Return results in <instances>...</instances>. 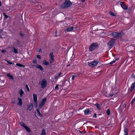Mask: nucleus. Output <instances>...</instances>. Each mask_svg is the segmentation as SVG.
<instances>
[{
    "instance_id": "nucleus-1",
    "label": "nucleus",
    "mask_w": 135,
    "mask_h": 135,
    "mask_svg": "<svg viewBox=\"0 0 135 135\" xmlns=\"http://www.w3.org/2000/svg\"><path fill=\"white\" fill-rule=\"evenodd\" d=\"M72 5V3L69 0H66L62 4L61 7L62 8H65L70 6Z\"/></svg>"
},
{
    "instance_id": "nucleus-2",
    "label": "nucleus",
    "mask_w": 135,
    "mask_h": 135,
    "mask_svg": "<svg viewBox=\"0 0 135 135\" xmlns=\"http://www.w3.org/2000/svg\"><path fill=\"white\" fill-rule=\"evenodd\" d=\"M110 35L113 37L115 38H118L121 37L122 36L121 32L118 33L117 32H113L110 34Z\"/></svg>"
},
{
    "instance_id": "nucleus-3",
    "label": "nucleus",
    "mask_w": 135,
    "mask_h": 135,
    "mask_svg": "<svg viewBox=\"0 0 135 135\" xmlns=\"http://www.w3.org/2000/svg\"><path fill=\"white\" fill-rule=\"evenodd\" d=\"M47 84V80L45 79H42L41 82V88H44L46 86Z\"/></svg>"
},
{
    "instance_id": "nucleus-4",
    "label": "nucleus",
    "mask_w": 135,
    "mask_h": 135,
    "mask_svg": "<svg viewBox=\"0 0 135 135\" xmlns=\"http://www.w3.org/2000/svg\"><path fill=\"white\" fill-rule=\"evenodd\" d=\"M115 42V40L114 39L112 38L108 43L107 45L110 48H112L114 45Z\"/></svg>"
},
{
    "instance_id": "nucleus-5",
    "label": "nucleus",
    "mask_w": 135,
    "mask_h": 135,
    "mask_svg": "<svg viewBox=\"0 0 135 135\" xmlns=\"http://www.w3.org/2000/svg\"><path fill=\"white\" fill-rule=\"evenodd\" d=\"M33 99L34 105L35 106L36 108H37V97L36 94H33Z\"/></svg>"
},
{
    "instance_id": "nucleus-6",
    "label": "nucleus",
    "mask_w": 135,
    "mask_h": 135,
    "mask_svg": "<svg viewBox=\"0 0 135 135\" xmlns=\"http://www.w3.org/2000/svg\"><path fill=\"white\" fill-rule=\"evenodd\" d=\"M46 100V98H44L42 100L38 105L39 108L40 109H41L44 105Z\"/></svg>"
},
{
    "instance_id": "nucleus-7",
    "label": "nucleus",
    "mask_w": 135,
    "mask_h": 135,
    "mask_svg": "<svg viewBox=\"0 0 135 135\" xmlns=\"http://www.w3.org/2000/svg\"><path fill=\"white\" fill-rule=\"evenodd\" d=\"M98 44L97 43H93L91 44L90 46L89 50L90 51H93L98 46Z\"/></svg>"
},
{
    "instance_id": "nucleus-8",
    "label": "nucleus",
    "mask_w": 135,
    "mask_h": 135,
    "mask_svg": "<svg viewBox=\"0 0 135 135\" xmlns=\"http://www.w3.org/2000/svg\"><path fill=\"white\" fill-rule=\"evenodd\" d=\"M97 61H94L89 63L88 65L90 67L93 68L98 63Z\"/></svg>"
},
{
    "instance_id": "nucleus-9",
    "label": "nucleus",
    "mask_w": 135,
    "mask_h": 135,
    "mask_svg": "<svg viewBox=\"0 0 135 135\" xmlns=\"http://www.w3.org/2000/svg\"><path fill=\"white\" fill-rule=\"evenodd\" d=\"M54 56L53 55V53L51 52L50 54L49 57H50V62L51 63L53 62L54 61Z\"/></svg>"
},
{
    "instance_id": "nucleus-10",
    "label": "nucleus",
    "mask_w": 135,
    "mask_h": 135,
    "mask_svg": "<svg viewBox=\"0 0 135 135\" xmlns=\"http://www.w3.org/2000/svg\"><path fill=\"white\" fill-rule=\"evenodd\" d=\"M120 5L124 9L126 10L127 9V7L126 5L123 2H121L120 3Z\"/></svg>"
},
{
    "instance_id": "nucleus-11",
    "label": "nucleus",
    "mask_w": 135,
    "mask_h": 135,
    "mask_svg": "<svg viewBox=\"0 0 135 135\" xmlns=\"http://www.w3.org/2000/svg\"><path fill=\"white\" fill-rule=\"evenodd\" d=\"M84 114L85 115H88L91 113V111L89 109H86L84 110Z\"/></svg>"
},
{
    "instance_id": "nucleus-12",
    "label": "nucleus",
    "mask_w": 135,
    "mask_h": 135,
    "mask_svg": "<svg viewBox=\"0 0 135 135\" xmlns=\"http://www.w3.org/2000/svg\"><path fill=\"white\" fill-rule=\"evenodd\" d=\"M135 88V82L133 83L132 84L130 89V92H132L133 90Z\"/></svg>"
},
{
    "instance_id": "nucleus-13",
    "label": "nucleus",
    "mask_w": 135,
    "mask_h": 135,
    "mask_svg": "<svg viewBox=\"0 0 135 135\" xmlns=\"http://www.w3.org/2000/svg\"><path fill=\"white\" fill-rule=\"evenodd\" d=\"M74 29V27L73 26L70 28H68L66 29L65 30V32H69L73 30Z\"/></svg>"
},
{
    "instance_id": "nucleus-14",
    "label": "nucleus",
    "mask_w": 135,
    "mask_h": 135,
    "mask_svg": "<svg viewBox=\"0 0 135 135\" xmlns=\"http://www.w3.org/2000/svg\"><path fill=\"white\" fill-rule=\"evenodd\" d=\"M18 102L17 103V104L20 106H21L22 104V99L18 97Z\"/></svg>"
},
{
    "instance_id": "nucleus-15",
    "label": "nucleus",
    "mask_w": 135,
    "mask_h": 135,
    "mask_svg": "<svg viewBox=\"0 0 135 135\" xmlns=\"http://www.w3.org/2000/svg\"><path fill=\"white\" fill-rule=\"evenodd\" d=\"M34 66L37 67V68L39 69L41 71H43V69L42 67L40 65L37 64L36 65H34Z\"/></svg>"
},
{
    "instance_id": "nucleus-16",
    "label": "nucleus",
    "mask_w": 135,
    "mask_h": 135,
    "mask_svg": "<svg viewBox=\"0 0 135 135\" xmlns=\"http://www.w3.org/2000/svg\"><path fill=\"white\" fill-rule=\"evenodd\" d=\"M7 76L10 79L13 80V76L11 75L9 73L7 75Z\"/></svg>"
},
{
    "instance_id": "nucleus-17",
    "label": "nucleus",
    "mask_w": 135,
    "mask_h": 135,
    "mask_svg": "<svg viewBox=\"0 0 135 135\" xmlns=\"http://www.w3.org/2000/svg\"><path fill=\"white\" fill-rule=\"evenodd\" d=\"M20 95V97H22L23 94L24 93V92L22 89H21L18 91Z\"/></svg>"
},
{
    "instance_id": "nucleus-18",
    "label": "nucleus",
    "mask_w": 135,
    "mask_h": 135,
    "mask_svg": "<svg viewBox=\"0 0 135 135\" xmlns=\"http://www.w3.org/2000/svg\"><path fill=\"white\" fill-rule=\"evenodd\" d=\"M124 135H128V129L126 128H124Z\"/></svg>"
},
{
    "instance_id": "nucleus-19",
    "label": "nucleus",
    "mask_w": 135,
    "mask_h": 135,
    "mask_svg": "<svg viewBox=\"0 0 135 135\" xmlns=\"http://www.w3.org/2000/svg\"><path fill=\"white\" fill-rule=\"evenodd\" d=\"M33 105L32 104H29L28 106V110L30 111L33 108Z\"/></svg>"
},
{
    "instance_id": "nucleus-20",
    "label": "nucleus",
    "mask_w": 135,
    "mask_h": 135,
    "mask_svg": "<svg viewBox=\"0 0 135 135\" xmlns=\"http://www.w3.org/2000/svg\"><path fill=\"white\" fill-rule=\"evenodd\" d=\"M43 63L45 65H48L49 64V63L48 62H47L45 60H43Z\"/></svg>"
},
{
    "instance_id": "nucleus-21",
    "label": "nucleus",
    "mask_w": 135,
    "mask_h": 135,
    "mask_svg": "<svg viewBox=\"0 0 135 135\" xmlns=\"http://www.w3.org/2000/svg\"><path fill=\"white\" fill-rule=\"evenodd\" d=\"M46 134L45 130L44 129H43L42 131L41 135H46Z\"/></svg>"
},
{
    "instance_id": "nucleus-22",
    "label": "nucleus",
    "mask_w": 135,
    "mask_h": 135,
    "mask_svg": "<svg viewBox=\"0 0 135 135\" xmlns=\"http://www.w3.org/2000/svg\"><path fill=\"white\" fill-rule=\"evenodd\" d=\"M118 58H117V59H115L114 60V61H111L109 63V64H110V65H112L113 64V63H115V62L118 60Z\"/></svg>"
},
{
    "instance_id": "nucleus-23",
    "label": "nucleus",
    "mask_w": 135,
    "mask_h": 135,
    "mask_svg": "<svg viewBox=\"0 0 135 135\" xmlns=\"http://www.w3.org/2000/svg\"><path fill=\"white\" fill-rule=\"evenodd\" d=\"M16 65L20 67H25V65H22L20 64L17 63L16 64Z\"/></svg>"
},
{
    "instance_id": "nucleus-24",
    "label": "nucleus",
    "mask_w": 135,
    "mask_h": 135,
    "mask_svg": "<svg viewBox=\"0 0 135 135\" xmlns=\"http://www.w3.org/2000/svg\"><path fill=\"white\" fill-rule=\"evenodd\" d=\"M135 101V96L132 99L131 102V104L132 105H133V104L134 102Z\"/></svg>"
},
{
    "instance_id": "nucleus-25",
    "label": "nucleus",
    "mask_w": 135,
    "mask_h": 135,
    "mask_svg": "<svg viewBox=\"0 0 135 135\" xmlns=\"http://www.w3.org/2000/svg\"><path fill=\"white\" fill-rule=\"evenodd\" d=\"M24 128L25 129L27 130L28 132H30V130L29 128L27 126H25Z\"/></svg>"
},
{
    "instance_id": "nucleus-26",
    "label": "nucleus",
    "mask_w": 135,
    "mask_h": 135,
    "mask_svg": "<svg viewBox=\"0 0 135 135\" xmlns=\"http://www.w3.org/2000/svg\"><path fill=\"white\" fill-rule=\"evenodd\" d=\"M20 124L24 128L26 126L25 124L22 122H21Z\"/></svg>"
},
{
    "instance_id": "nucleus-27",
    "label": "nucleus",
    "mask_w": 135,
    "mask_h": 135,
    "mask_svg": "<svg viewBox=\"0 0 135 135\" xmlns=\"http://www.w3.org/2000/svg\"><path fill=\"white\" fill-rule=\"evenodd\" d=\"M36 110H37V111L38 114L39 115V116H42V115L41 114V113L40 112V110L39 109H37Z\"/></svg>"
},
{
    "instance_id": "nucleus-28",
    "label": "nucleus",
    "mask_w": 135,
    "mask_h": 135,
    "mask_svg": "<svg viewBox=\"0 0 135 135\" xmlns=\"http://www.w3.org/2000/svg\"><path fill=\"white\" fill-rule=\"evenodd\" d=\"M13 52L15 54H17L18 53V50L17 49L14 48Z\"/></svg>"
},
{
    "instance_id": "nucleus-29",
    "label": "nucleus",
    "mask_w": 135,
    "mask_h": 135,
    "mask_svg": "<svg viewBox=\"0 0 135 135\" xmlns=\"http://www.w3.org/2000/svg\"><path fill=\"white\" fill-rule=\"evenodd\" d=\"M107 113L108 115H109L110 114V111L109 109H108L107 110Z\"/></svg>"
},
{
    "instance_id": "nucleus-30",
    "label": "nucleus",
    "mask_w": 135,
    "mask_h": 135,
    "mask_svg": "<svg viewBox=\"0 0 135 135\" xmlns=\"http://www.w3.org/2000/svg\"><path fill=\"white\" fill-rule=\"evenodd\" d=\"M5 60L7 62V63L8 64H9L10 65L12 64L14 65V64L13 63H12L11 62H10L9 61H8L7 60Z\"/></svg>"
},
{
    "instance_id": "nucleus-31",
    "label": "nucleus",
    "mask_w": 135,
    "mask_h": 135,
    "mask_svg": "<svg viewBox=\"0 0 135 135\" xmlns=\"http://www.w3.org/2000/svg\"><path fill=\"white\" fill-rule=\"evenodd\" d=\"M37 63V62L36 60L35 59H33V63L35 64H36Z\"/></svg>"
},
{
    "instance_id": "nucleus-32",
    "label": "nucleus",
    "mask_w": 135,
    "mask_h": 135,
    "mask_svg": "<svg viewBox=\"0 0 135 135\" xmlns=\"http://www.w3.org/2000/svg\"><path fill=\"white\" fill-rule=\"evenodd\" d=\"M109 14L111 16H115V15H114V13L112 12H110Z\"/></svg>"
},
{
    "instance_id": "nucleus-33",
    "label": "nucleus",
    "mask_w": 135,
    "mask_h": 135,
    "mask_svg": "<svg viewBox=\"0 0 135 135\" xmlns=\"http://www.w3.org/2000/svg\"><path fill=\"white\" fill-rule=\"evenodd\" d=\"M26 87L27 89V91H30V90H29V88L28 87V85H26Z\"/></svg>"
},
{
    "instance_id": "nucleus-34",
    "label": "nucleus",
    "mask_w": 135,
    "mask_h": 135,
    "mask_svg": "<svg viewBox=\"0 0 135 135\" xmlns=\"http://www.w3.org/2000/svg\"><path fill=\"white\" fill-rule=\"evenodd\" d=\"M55 89L56 90H58L59 89V87L57 85H56L55 87Z\"/></svg>"
},
{
    "instance_id": "nucleus-35",
    "label": "nucleus",
    "mask_w": 135,
    "mask_h": 135,
    "mask_svg": "<svg viewBox=\"0 0 135 135\" xmlns=\"http://www.w3.org/2000/svg\"><path fill=\"white\" fill-rule=\"evenodd\" d=\"M37 57L38 59H40L41 58V56L39 55H37Z\"/></svg>"
},
{
    "instance_id": "nucleus-36",
    "label": "nucleus",
    "mask_w": 135,
    "mask_h": 135,
    "mask_svg": "<svg viewBox=\"0 0 135 135\" xmlns=\"http://www.w3.org/2000/svg\"><path fill=\"white\" fill-rule=\"evenodd\" d=\"M93 118H97V115H96V113H94L93 116Z\"/></svg>"
},
{
    "instance_id": "nucleus-37",
    "label": "nucleus",
    "mask_w": 135,
    "mask_h": 135,
    "mask_svg": "<svg viewBox=\"0 0 135 135\" xmlns=\"http://www.w3.org/2000/svg\"><path fill=\"white\" fill-rule=\"evenodd\" d=\"M75 77V76L74 75H73L72 77V79L73 80L74 79V78Z\"/></svg>"
},
{
    "instance_id": "nucleus-38",
    "label": "nucleus",
    "mask_w": 135,
    "mask_h": 135,
    "mask_svg": "<svg viewBox=\"0 0 135 135\" xmlns=\"http://www.w3.org/2000/svg\"><path fill=\"white\" fill-rule=\"evenodd\" d=\"M4 15L5 17L6 18H7L8 17V16L5 13H4Z\"/></svg>"
},
{
    "instance_id": "nucleus-39",
    "label": "nucleus",
    "mask_w": 135,
    "mask_h": 135,
    "mask_svg": "<svg viewBox=\"0 0 135 135\" xmlns=\"http://www.w3.org/2000/svg\"><path fill=\"white\" fill-rule=\"evenodd\" d=\"M1 52L2 53H4L6 52V51L5 50H2L1 51Z\"/></svg>"
},
{
    "instance_id": "nucleus-40",
    "label": "nucleus",
    "mask_w": 135,
    "mask_h": 135,
    "mask_svg": "<svg viewBox=\"0 0 135 135\" xmlns=\"http://www.w3.org/2000/svg\"><path fill=\"white\" fill-rule=\"evenodd\" d=\"M62 73L61 72L60 73L58 74L57 76H58L59 77L60 76L61 74Z\"/></svg>"
},
{
    "instance_id": "nucleus-41",
    "label": "nucleus",
    "mask_w": 135,
    "mask_h": 135,
    "mask_svg": "<svg viewBox=\"0 0 135 135\" xmlns=\"http://www.w3.org/2000/svg\"><path fill=\"white\" fill-rule=\"evenodd\" d=\"M95 105L97 107H99V104L98 103H96Z\"/></svg>"
},
{
    "instance_id": "nucleus-42",
    "label": "nucleus",
    "mask_w": 135,
    "mask_h": 135,
    "mask_svg": "<svg viewBox=\"0 0 135 135\" xmlns=\"http://www.w3.org/2000/svg\"><path fill=\"white\" fill-rule=\"evenodd\" d=\"M3 30L2 29L0 30V33H1L3 32Z\"/></svg>"
},
{
    "instance_id": "nucleus-43",
    "label": "nucleus",
    "mask_w": 135,
    "mask_h": 135,
    "mask_svg": "<svg viewBox=\"0 0 135 135\" xmlns=\"http://www.w3.org/2000/svg\"><path fill=\"white\" fill-rule=\"evenodd\" d=\"M38 52H42V50L41 49H40L38 50Z\"/></svg>"
},
{
    "instance_id": "nucleus-44",
    "label": "nucleus",
    "mask_w": 135,
    "mask_h": 135,
    "mask_svg": "<svg viewBox=\"0 0 135 135\" xmlns=\"http://www.w3.org/2000/svg\"><path fill=\"white\" fill-rule=\"evenodd\" d=\"M58 77L57 76H56L55 77V78L56 79Z\"/></svg>"
},
{
    "instance_id": "nucleus-45",
    "label": "nucleus",
    "mask_w": 135,
    "mask_h": 135,
    "mask_svg": "<svg viewBox=\"0 0 135 135\" xmlns=\"http://www.w3.org/2000/svg\"><path fill=\"white\" fill-rule=\"evenodd\" d=\"M0 38H3V37H2V36L0 35Z\"/></svg>"
},
{
    "instance_id": "nucleus-46",
    "label": "nucleus",
    "mask_w": 135,
    "mask_h": 135,
    "mask_svg": "<svg viewBox=\"0 0 135 135\" xmlns=\"http://www.w3.org/2000/svg\"><path fill=\"white\" fill-rule=\"evenodd\" d=\"M82 2H85V0H81Z\"/></svg>"
},
{
    "instance_id": "nucleus-47",
    "label": "nucleus",
    "mask_w": 135,
    "mask_h": 135,
    "mask_svg": "<svg viewBox=\"0 0 135 135\" xmlns=\"http://www.w3.org/2000/svg\"><path fill=\"white\" fill-rule=\"evenodd\" d=\"M133 78L135 79V74H134V75H133Z\"/></svg>"
},
{
    "instance_id": "nucleus-48",
    "label": "nucleus",
    "mask_w": 135,
    "mask_h": 135,
    "mask_svg": "<svg viewBox=\"0 0 135 135\" xmlns=\"http://www.w3.org/2000/svg\"><path fill=\"white\" fill-rule=\"evenodd\" d=\"M20 35H22V33H20Z\"/></svg>"
},
{
    "instance_id": "nucleus-49",
    "label": "nucleus",
    "mask_w": 135,
    "mask_h": 135,
    "mask_svg": "<svg viewBox=\"0 0 135 135\" xmlns=\"http://www.w3.org/2000/svg\"><path fill=\"white\" fill-rule=\"evenodd\" d=\"M79 131V132H81V131Z\"/></svg>"
},
{
    "instance_id": "nucleus-50",
    "label": "nucleus",
    "mask_w": 135,
    "mask_h": 135,
    "mask_svg": "<svg viewBox=\"0 0 135 135\" xmlns=\"http://www.w3.org/2000/svg\"><path fill=\"white\" fill-rule=\"evenodd\" d=\"M1 113V112L0 111V113Z\"/></svg>"
}]
</instances>
